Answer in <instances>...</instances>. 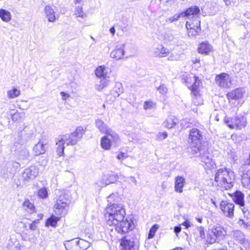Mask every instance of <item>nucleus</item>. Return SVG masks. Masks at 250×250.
Listing matches in <instances>:
<instances>
[{
	"label": "nucleus",
	"mask_w": 250,
	"mask_h": 250,
	"mask_svg": "<svg viewBox=\"0 0 250 250\" xmlns=\"http://www.w3.org/2000/svg\"><path fill=\"white\" fill-rule=\"evenodd\" d=\"M115 196L112 194L107 197L109 204L105 209L104 217L107 224L114 226L118 233L125 234L134 228V223L131 219H124L125 210L123 204L112 203Z\"/></svg>",
	"instance_id": "f257e3e1"
},
{
	"label": "nucleus",
	"mask_w": 250,
	"mask_h": 250,
	"mask_svg": "<svg viewBox=\"0 0 250 250\" xmlns=\"http://www.w3.org/2000/svg\"><path fill=\"white\" fill-rule=\"evenodd\" d=\"M234 180V172L226 168L219 169L215 176V181L218 185L226 190L230 189L233 186Z\"/></svg>",
	"instance_id": "f03ea898"
},
{
	"label": "nucleus",
	"mask_w": 250,
	"mask_h": 250,
	"mask_svg": "<svg viewBox=\"0 0 250 250\" xmlns=\"http://www.w3.org/2000/svg\"><path fill=\"white\" fill-rule=\"evenodd\" d=\"M234 202L239 205L244 214V218L240 219L239 221L240 226L244 229L250 230V213L248 209L244 207V195L240 191H236L232 196Z\"/></svg>",
	"instance_id": "7ed1b4c3"
},
{
	"label": "nucleus",
	"mask_w": 250,
	"mask_h": 250,
	"mask_svg": "<svg viewBox=\"0 0 250 250\" xmlns=\"http://www.w3.org/2000/svg\"><path fill=\"white\" fill-rule=\"evenodd\" d=\"M203 135L201 131L197 128H192L189 131L188 143L193 155L197 154L202 151L201 142Z\"/></svg>",
	"instance_id": "20e7f679"
},
{
	"label": "nucleus",
	"mask_w": 250,
	"mask_h": 250,
	"mask_svg": "<svg viewBox=\"0 0 250 250\" xmlns=\"http://www.w3.org/2000/svg\"><path fill=\"white\" fill-rule=\"evenodd\" d=\"M70 203V196L67 193L60 195L54 206V211L57 215H64L67 212Z\"/></svg>",
	"instance_id": "39448f33"
},
{
	"label": "nucleus",
	"mask_w": 250,
	"mask_h": 250,
	"mask_svg": "<svg viewBox=\"0 0 250 250\" xmlns=\"http://www.w3.org/2000/svg\"><path fill=\"white\" fill-rule=\"evenodd\" d=\"M194 83L191 86V95L192 97V104L198 106L203 104V99L201 93L202 82L196 76L193 77Z\"/></svg>",
	"instance_id": "423d86ee"
},
{
	"label": "nucleus",
	"mask_w": 250,
	"mask_h": 250,
	"mask_svg": "<svg viewBox=\"0 0 250 250\" xmlns=\"http://www.w3.org/2000/svg\"><path fill=\"white\" fill-rule=\"evenodd\" d=\"M224 121L229 128L237 130L245 128L247 124L246 117L242 115H236L231 118L226 117Z\"/></svg>",
	"instance_id": "0eeeda50"
},
{
	"label": "nucleus",
	"mask_w": 250,
	"mask_h": 250,
	"mask_svg": "<svg viewBox=\"0 0 250 250\" xmlns=\"http://www.w3.org/2000/svg\"><path fill=\"white\" fill-rule=\"evenodd\" d=\"M86 128L85 127L78 126L75 131L70 134L63 135L64 139L66 140L67 146H74L82 138L85 133Z\"/></svg>",
	"instance_id": "6e6552de"
},
{
	"label": "nucleus",
	"mask_w": 250,
	"mask_h": 250,
	"mask_svg": "<svg viewBox=\"0 0 250 250\" xmlns=\"http://www.w3.org/2000/svg\"><path fill=\"white\" fill-rule=\"evenodd\" d=\"M122 250H139L138 239L135 234L125 236L121 239Z\"/></svg>",
	"instance_id": "1a4fd4ad"
},
{
	"label": "nucleus",
	"mask_w": 250,
	"mask_h": 250,
	"mask_svg": "<svg viewBox=\"0 0 250 250\" xmlns=\"http://www.w3.org/2000/svg\"><path fill=\"white\" fill-rule=\"evenodd\" d=\"M95 124L96 127L101 132L105 133L106 135H110V137L113 138V142H117L118 140V134L111 128H109L102 120L100 119L96 120Z\"/></svg>",
	"instance_id": "9d476101"
},
{
	"label": "nucleus",
	"mask_w": 250,
	"mask_h": 250,
	"mask_svg": "<svg viewBox=\"0 0 250 250\" xmlns=\"http://www.w3.org/2000/svg\"><path fill=\"white\" fill-rule=\"evenodd\" d=\"M217 84L222 88H229L231 84L230 76L227 73H222L215 77Z\"/></svg>",
	"instance_id": "9b49d317"
},
{
	"label": "nucleus",
	"mask_w": 250,
	"mask_h": 250,
	"mask_svg": "<svg viewBox=\"0 0 250 250\" xmlns=\"http://www.w3.org/2000/svg\"><path fill=\"white\" fill-rule=\"evenodd\" d=\"M120 143V139L118 135L117 142H113V138L110 137V135H106L103 137L101 140V147L105 150H109L112 145L117 146Z\"/></svg>",
	"instance_id": "f8f14e48"
},
{
	"label": "nucleus",
	"mask_w": 250,
	"mask_h": 250,
	"mask_svg": "<svg viewBox=\"0 0 250 250\" xmlns=\"http://www.w3.org/2000/svg\"><path fill=\"white\" fill-rule=\"evenodd\" d=\"M35 129L34 126L31 125H26L21 130L19 135L22 140L27 141L35 136Z\"/></svg>",
	"instance_id": "ddd939ff"
},
{
	"label": "nucleus",
	"mask_w": 250,
	"mask_h": 250,
	"mask_svg": "<svg viewBox=\"0 0 250 250\" xmlns=\"http://www.w3.org/2000/svg\"><path fill=\"white\" fill-rule=\"evenodd\" d=\"M220 208L225 215L229 218L233 216L234 205L233 203L227 201H222L220 204Z\"/></svg>",
	"instance_id": "4468645a"
},
{
	"label": "nucleus",
	"mask_w": 250,
	"mask_h": 250,
	"mask_svg": "<svg viewBox=\"0 0 250 250\" xmlns=\"http://www.w3.org/2000/svg\"><path fill=\"white\" fill-rule=\"evenodd\" d=\"M39 174L38 168L35 166H32L24 169L22 173L23 180L28 181L34 179Z\"/></svg>",
	"instance_id": "2eb2a0df"
},
{
	"label": "nucleus",
	"mask_w": 250,
	"mask_h": 250,
	"mask_svg": "<svg viewBox=\"0 0 250 250\" xmlns=\"http://www.w3.org/2000/svg\"><path fill=\"white\" fill-rule=\"evenodd\" d=\"M125 44L121 43L117 45L114 49L110 53V57L117 60L122 59L125 54Z\"/></svg>",
	"instance_id": "dca6fc26"
},
{
	"label": "nucleus",
	"mask_w": 250,
	"mask_h": 250,
	"mask_svg": "<svg viewBox=\"0 0 250 250\" xmlns=\"http://www.w3.org/2000/svg\"><path fill=\"white\" fill-rule=\"evenodd\" d=\"M246 91L243 88H237L227 94L229 100H239L242 99L245 94Z\"/></svg>",
	"instance_id": "f3484780"
},
{
	"label": "nucleus",
	"mask_w": 250,
	"mask_h": 250,
	"mask_svg": "<svg viewBox=\"0 0 250 250\" xmlns=\"http://www.w3.org/2000/svg\"><path fill=\"white\" fill-rule=\"evenodd\" d=\"M170 54L168 49L165 48L162 44L158 45L153 49V54L154 57H165Z\"/></svg>",
	"instance_id": "a211bd4d"
},
{
	"label": "nucleus",
	"mask_w": 250,
	"mask_h": 250,
	"mask_svg": "<svg viewBox=\"0 0 250 250\" xmlns=\"http://www.w3.org/2000/svg\"><path fill=\"white\" fill-rule=\"evenodd\" d=\"M199 154L201 161L207 167H209L212 165V160L208 152L202 148V151L199 152Z\"/></svg>",
	"instance_id": "6ab92c4d"
},
{
	"label": "nucleus",
	"mask_w": 250,
	"mask_h": 250,
	"mask_svg": "<svg viewBox=\"0 0 250 250\" xmlns=\"http://www.w3.org/2000/svg\"><path fill=\"white\" fill-rule=\"evenodd\" d=\"M64 138L63 135H61L56 138L57 152L59 156H62L64 153V145L66 143V140Z\"/></svg>",
	"instance_id": "aec40b11"
},
{
	"label": "nucleus",
	"mask_w": 250,
	"mask_h": 250,
	"mask_svg": "<svg viewBox=\"0 0 250 250\" xmlns=\"http://www.w3.org/2000/svg\"><path fill=\"white\" fill-rule=\"evenodd\" d=\"M186 184V180L182 176H178L175 178L174 190L178 193L183 191V188Z\"/></svg>",
	"instance_id": "412c9836"
},
{
	"label": "nucleus",
	"mask_w": 250,
	"mask_h": 250,
	"mask_svg": "<svg viewBox=\"0 0 250 250\" xmlns=\"http://www.w3.org/2000/svg\"><path fill=\"white\" fill-rule=\"evenodd\" d=\"M44 13L48 21L54 22L56 20L55 12L50 5H46L44 9Z\"/></svg>",
	"instance_id": "4be33fe9"
},
{
	"label": "nucleus",
	"mask_w": 250,
	"mask_h": 250,
	"mask_svg": "<svg viewBox=\"0 0 250 250\" xmlns=\"http://www.w3.org/2000/svg\"><path fill=\"white\" fill-rule=\"evenodd\" d=\"M118 177V175L114 173L104 175L102 178L101 182L102 185L106 186L111 183L115 182Z\"/></svg>",
	"instance_id": "5701e85b"
},
{
	"label": "nucleus",
	"mask_w": 250,
	"mask_h": 250,
	"mask_svg": "<svg viewBox=\"0 0 250 250\" xmlns=\"http://www.w3.org/2000/svg\"><path fill=\"white\" fill-rule=\"evenodd\" d=\"M226 234V230L221 227H216L211 229L210 235L215 236L216 238H221Z\"/></svg>",
	"instance_id": "b1692460"
},
{
	"label": "nucleus",
	"mask_w": 250,
	"mask_h": 250,
	"mask_svg": "<svg viewBox=\"0 0 250 250\" xmlns=\"http://www.w3.org/2000/svg\"><path fill=\"white\" fill-rule=\"evenodd\" d=\"M178 123V120L176 117L174 116H169L163 123V125L165 127L168 129H171L174 127Z\"/></svg>",
	"instance_id": "393cba45"
},
{
	"label": "nucleus",
	"mask_w": 250,
	"mask_h": 250,
	"mask_svg": "<svg viewBox=\"0 0 250 250\" xmlns=\"http://www.w3.org/2000/svg\"><path fill=\"white\" fill-rule=\"evenodd\" d=\"M79 242L77 239H74L71 240L66 241L64 243L66 250H80L78 247Z\"/></svg>",
	"instance_id": "a878e982"
},
{
	"label": "nucleus",
	"mask_w": 250,
	"mask_h": 250,
	"mask_svg": "<svg viewBox=\"0 0 250 250\" xmlns=\"http://www.w3.org/2000/svg\"><path fill=\"white\" fill-rule=\"evenodd\" d=\"M186 28L187 29L192 28L197 30L201 29L200 28V21L198 17H196L192 21H187Z\"/></svg>",
	"instance_id": "bb28decb"
},
{
	"label": "nucleus",
	"mask_w": 250,
	"mask_h": 250,
	"mask_svg": "<svg viewBox=\"0 0 250 250\" xmlns=\"http://www.w3.org/2000/svg\"><path fill=\"white\" fill-rule=\"evenodd\" d=\"M200 12L198 6L194 5L188 8L186 10L182 12L183 17H188L191 15H196Z\"/></svg>",
	"instance_id": "cd10ccee"
},
{
	"label": "nucleus",
	"mask_w": 250,
	"mask_h": 250,
	"mask_svg": "<svg viewBox=\"0 0 250 250\" xmlns=\"http://www.w3.org/2000/svg\"><path fill=\"white\" fill-rule=\"evenodd\" d=\"M44 146L45 145L41 142L35 145L33 148V152L35 155L39 156L44 154L46 151Z\"/></svg>",
	"instance_id": "c85d7f7f"
},
{
	"label": "nucleus",
	"mask_w": 250,
	"mask_h": 250,
	"mask_svg": "<svg viewBox=\"0 0 250 250\" xmlns=\"http://www.w3.org/2000/svg\"><path fill=\"white\" fill-rule=\"evenodd\" d=\"M212 49V47L207 42H202L198 47V52L201 54H208Z\"/></svg>",
	"instance_id": "c756f323"
},
{
	"label": "nucleus",
	"mask_w": 250,
	"mask_h": 250,
	"mask_svg": "<svg viewBox=\"0 0 250 250\" xmlns=\"http://www.w3.org/2000/svg\"><path fill=\"white\" fill-rule=\"evenodd\" d=\"M23 209L29 214H32L35 212V207L34 205L30 202L28 200H25L22 204Z\"/></svg>",
	"instance_id": "7c9ffc66"
},
{
	"label": "nucleus",
	"mask_w": 250,
	"mask_h": 250,
	"mask_svg": "<svg viewBox=\"0 0 250 250\" xmlns=\"http://www.w3.org/2000/svg\"><path fill=\"white\" fill-rule=\"evenodd\" d=\"M109 83V80H108V78L107 77H103V78H101L99 83L96 84L95 88L98 91H101L104 88L106 87L108 85Z\"/></svg>",
	"instance_id": "2f4dec72"
},
{
	"label": "nucleus",
	"mask_w": 250,
	"mask_h": 250,
	"mask_svg": "<svg viewBox=\"0 0 250 250\" xmlns=\"http://www.w3.org/2000/svg\"><path fill=\"white\" fill-rule=\"evenodd\" d=\"M106 74L105 67L103 66H99L95 70V74L96 76L99 78L106 77Z\"/></svg>",
	"instance_id": "473e14b6"
},
{
	"label": "nucleus",
	"mask_w": 250,
	"mask_h": 250,
	"mask_svg": "<svg viewBox=\"0 0 250 250\" xmlns=\"http://www.w3.org/2000/svg\"><path fill=\"white\" fill-rule=\"evenodd\" d=\"M0 17L3 21L8 22L11 20V14L9 12L1 9H0Z\"/></svg>",
	"instance_id": "72a5a7b5"
},
{
	"label": "nucleus",
	"mask_w": 250,
	"mask_h": 250,
	"mask_svg": "<svg viewBox=\"0 0 250 250\" xmlns=\"http://www.w3.org/2000/svg\"><path fill=\"white\" fill-rule=\"evenodd\" d=\"M59 220L60 218L54 215H52L46 220L45 222V226L47 227L51 226V227H56L57 222Z\"/></svg>",
	"instance_id": "f704fd0d"
},
{
	"label": "nucleus",
	"mask_w": 250,
	"mask_h": 250,
	"mask_svg": "<svg viewBox=\"0 0 250 250\" xmlns=\"http://www.w3.org/2000/svg\"><path fill=\"white\" fill-rule=\"evenodd\" d=\"M21 94L20 90L16 88H13L11 90L7 91V96L9 99H14L20 96Z\"/></svg>",
	"instance_id": "c9c22d12"
},
{
	"label": "nucleus",
	"mask_w": 250,
	"mask_h": 250,
	"mask_svg": "<svg viewBox=\"0 0 250 250\" xmlns=\"http://www.w3.org/2000/svg\"><path fill=\"white\" fill-rule=\"evenodd\" d=\"M25 114L23 112H16L12 114V120L14 122H19L24 119Z\"/></svg>",
	"instance_id": "e433bc0d"
},
{
	"label": "nucleus",
	"mask_w": 250,
	"mask_h": 250,
	"mask_svg": "<svg viewBox=\"0 0 250 250\" xmlns=\"http://www.w3.org/2000/svg\"><path fill=\"white\" fill-rule=\"evenodd\" d=\"M78 242H79L78 247L80 249V250H85L90 247V243L84 240H78Z\"/></svg>",
	"instance_id": "4c0bfd02"
},
{
	"label": "nucleus",
	"mask_w": 250,
	"mask_h": 250,
	"mask_svg": "<svg viewBox=\"0 0 250 250\" xmlns=\"http://www.w3.org/2000/svg\"><path fill=\"white\" fill-rule=\"evenodd\" d=\"M181 17H183L182 12L180 14H176L173 16L167 18L166 19V22L167 23H171L179 20Z\"/></svg>",
	"instance_id": "58836bf2"
},
{
	"label": "nucleus",
	"mask_w": 250,
	"mask_h": 250,
	"mask_svg": "<svg viewBox=\"0 0 250 250\" xmlns=\"http://www.w3.org/2000/svg\"><path fill=\"white\" fill-rule=\"evenodd\" d=\"M158 228H159V226L157 224L154 225L151 228V229H150L149 233H148V239L152 238L154 237V236L155 234V232H156V231Z\"/></svg>",
	"instance_id": "ea45409f"
},
{
	"label": "nucleus",
	"mask_w": 250,
	"mask_h": 250,
	"mask_svg": "<svg viewBox=\"0 0 250 250\" xmlns=\"http://www.w3.org/2000/svg\"><path fill=\"white\" fill-rule=\"evenodd\" d=\"M29 152L28 149L26 148H23L21 149L20 154L19 157L20 159L24 160L25 158H27L29 157Z\"/></svg>",
	"instance_id": "a19ab883"
},
{
	"label": "nucleus",
	"mask_w": 250,
	"mask_h": 250,
	"mask_svg": "<svg viewBox=\"0 0 250 250\" xmlns=\"http://www.w3.org/2000/svg\"><path fill=\"white\" fill-rule=\"evenodd\" d=\"M82 9L83 8L81 6H78L76 8L75 14L77 17H81L83 18L85 17L86 16L83 13Z\"/></svg>",
	"instance_id": "79ce46f5"
},
{
	"label": "nucleus",
	"mask_w": 250,
	"mask_h": 250,
	"mask_svg": "<svg viewBox=\"0 0 250 250\" xmlns=\"http://www.w3.org/2000/svg\"><path fill=\"white\" fill-rule=\"evenodd\" d=\"M115 92L116 93V96L117 97H118L121 93L123 92V87L121 83H116L115 87Z\"/></svg>",
	"instance_id": "37998d69"
},
{
	"label": "nucleus",
	"mask_w": 250,
	"mask_h": 250,
	"mask_svg": "<svg viewBox=\"0 0 250 250\" xmlns=\"http://www.w3.org/2000/svg\"><path fill=\"white\" fill-rule=\"evenodd\" d=\"M38 195L42 198H45L48 196L47 190L46 188H41L38 192Z\"/></svg>",
	"instance_id": "c03bdc74"
},
{
	"label": "nucleus",
	"mask_w": 250,
	"mask_h": 250,
	"mask_svg": "<svg viewBox=\"0 0 250 250\" xmlns=\"http://www.w3.org/2000/svg\"><path fill=\"white\" fill-rule=\"evenodd\" d=\"M155 107V104L152 101H146L144 103V108L145 110L152 109Z\"/></svg>",
	"instance_id": "a18cd8bd"
},
{
	"label": "nucleus",
	"mask_w": 250,
	"mask_h": 250,
	"mask_svg": "<svg viewBox=\"0 0 250 250\" xmlns=\"http://www.w3.org/2000/svg\"><path fill=\"white\" fill-rule=\"evenodd\" d=\"M188 30V35L189 37H195L196 36L198 33L200 32L201 29H193L192 28H189V29H187Z\"/></svg>",
	"instance_id": "49530a36"
},
{
	"label": "nucleus",
	"mask_w": 250,
	"mask_h": 250,
	"mask_svg": "<svg viewBox=\"0 0 250 250\" xmlns=\"http://www.w3.org/2000/svg\"><path fill=\"white\" fill-rule=\"evenodd\" d=\"M197 230L200 233L201 238L202 239L204 238L205 237L204 228L202 226L198 227L197 228Z\"/></svg>",
	"instance_id": "de8ad7c7"
},
{
	"label": "nucleus",
	"mask_w": 250,
	"mask_h": 250,
	"mask_svg": "<svg viewBox=\"0 0 250 250\" xmlns=\"http://www.w3.org/2000/svg\"><path fill=\"white\" fill-rule=\"evenodd\" d=\"M158 90L160 93L164 94L167 93V89L164 84H162L158 88Z\"/></svg>",
	"instance_id": "09e8293b"
},
{
	"label": "nucleus",
	"mask_w": 250,
	"mask_h": 250,
	"mask_svg": "<svg viewBox=\"0 0 250 250\" xmlns=\"http://www.w3.org/2000/svg\"><path fill=\"white\" fill-rule=\"evenodd\" d=\"M167 137V134L166 132H159L157 135L158 139L162 140Z\"/></svg>",
	"instance_id": "8fccbe9b"
},
{
	"label": "nucleus",
	"mask_w": 250,
	"mask_h": 250,
	"mask_svg": "<svg viewBox=\"0 0 250 250\" xmlns=\"http://www.w3.org/2000/svg\"><path fill=\"white\" fill-rule=\"evenodd\" d=\"M39 223V220H34L32 223L30 224L29 229L32 230H35L37 229V224Z\"/></svg>",
	"instance_id": "3c124183"
},
{
	"label": "nucleus",
	"mask_w": 250,
	"mask_h": 250,
	"mask_svg": "<svg viewBox=\"0 0 250 250\" xmlns=\"http://www.w3.org/2000/svg\"><path fill=\"white\" fill-rule=\"evenodd\" d=\"M248 180L250 184V168H249L246 174V175H244V177H243V180L245 181L246 182V180Z\"/></svg>",
	"instance_id": "603ef678"
},
{
	"label": "nucleus",
	"mask_w": 250,
	"mask_h": 250,
	"mask_svg": "<svg viewBox=\"0 0 250 250\" xmlns=\"http://www.w3.org/2000/svg\"><path fill=\"white\" fill-rule=\"evenodd\" d=\"M126 158H127V155L123 152H121L117 156V158L119 160H123Z\"/></svg>",
	"instance_id": "864d4df0"
},
{
	"label": "nucleus",
	"mask_w": 250,
	"mask_h": 250,
	"mask_svg": "<svg viewBox=\"0 0 250 250\" xmlns=\"http://www.w3.org/2000/svg\"><path fill=\"white\" fill-rule=\"evenodd\" d=\"M60 94H61V95L62 96V99L63 100H65L68 98H69V96H70L68 94L64 92H61L60 93Z\"/></svg>",
	"instance_id": "5fc2aeb1"
},
{
	"label": "nucleus",
	"mask_w": 250,
	"mask_h": 250,
	"mask_svg": "<svg viewBox=\"0 0 250 250\" xmlns=\"http://www.w3.org/2000/svg\"><path fill=\"white\" fill-rule=\"evenodd\" d=\"M181 231V227L180 225L176 226L174 228V231L176 233V235L178 236V234Z\"/></svg>",
	"instance_id": "6e6d98bb"
},
{
	"label": "nucleus",
	"mask_w": 250,
	"mask_h": 250,
	"mask_svg": "<svg viewBox=\"0 0 250 250\" xmlns=\"http://www.w3.org/2000/svg\"><path fill=\"white\" fill-rule=\"evenodd\" d=\"M182 225L184 226L186 229H188L191 226V223L188 220H187L183 222Z\"/></svg>",
	"instance_id": "4d7b16f0"
},
{
	"label": "nucleus",
	"mask_w": 250,
	"mask_h": 250,
	"mask_svg": "<svg viewBox=\"0 0 250 250\" xmlns=\"http://www.w3.org/2000/svg\"><path fill=\"white\" fill-rule=\"evenodd\" d=\"M162 3L166 4L167 6L171 5L172 0H159Z\"/></svg>",
	"instance_id": "13d9d810"
},
{
	"label": "nucleus",
	"mask_w": 250,
	"mask_h": 250,
	"mask_svg": "<svg viewBox=\"0 0 250 250\" xmlns=\"http://www.w3.org/2000/svg\"><path fill=\"white\" fill-rule=\"evenodd\" d=\"M110 32L111 33V34L113 36L115 34V29L114 27H112L110 29Z\"/></svg>",
	"instance_id": "bf43d9fd"
},
{
	"label": "nucleus",
	"mask_w": 250,
	"mask_h": 250,
	"mask_svg": "<svg viewBox=\"0 0 250 250\" xmlns=\"http://www.w3.org/2000/svg\"><path fill=\"white\" fill-rule=\"evenodd\" d=\"M245 165H250V155L249 156V158L247 159L245 161Z\"/></svg>",
	"instance_id": "052dcab7"
},
{
	"label": "nucleus",
	"mask_w": 250,
	"mask_h": 250,
	"mask_svg": "<svg viewBox=\"0 0 250 250\" xmlns=\"http://www.w3.org/2000/svg\"><path fill=\"white\" fill-rule=\"evenodd\" d=\"M177 59V57H175V56H174L173 55H170L169 58H168V60H171V61H173V60H175Z\"/></svg>",
	"instance_id": "680f3d73"
},
{
	"label": "nucleus",
	"mask_w": 250,
	"mask_h": 250,
	"mask_svg": "<svg viewBox=\"0 0 250 250\" xmlns=\"http://www.w3.org/2000/svg\"><path fill=\"white\" fill-rule=\"evenodd\" d=\"M231 0H224V1L225 2L226 5H229L231 3Z\"/></svg>",
	"instance_id": "e2e57ef3"
},
{
	"label": "nucleus",
	"mask_w": 250,
	"mask_h": 250,
	"mask_svg": "<svg viewBox=\"0 0 250 250\" xmlns=\"http://www.w3.org/2000/svg\"><path fill=\"white\" fill-rule=\"evenodd\" d=\"M211 203L214 205V206L216 208L217 207V205L216 204V202H215V201L212 199L211 198Z\"/></svg>",
	"instance_id": "0e129e2a"
},
{
	"label": "nucleus",
	"mask_w": 250,
	"mask_h": 250,
	"mask_svg": "<svg viewBox=\"0 0 250 250\" xmlns=\"http://www.w3.org/2000/svg\"><path fill=\"white\" fill-rule=\"evenodd\" d=\"M130 178H131V181H132L133 182H134V183H136V179H135V178H134V177H132V176H131V177H130Z\"/></svg>",
	"instance_id": "69168bd1"
},
{
	"label": "nucleus",
	"mask_w": 250,
	"mask_h": 250,
	"mask_svg": "<svg viewBox=\"0 0 250 250\" xmlns=\"http://www.w3.org/2000/svg\"><path fill=\"white\" fill-rule=\"evenodd\" d=\"M14 249H15L14 250H21L20 247L18 246H15Z\"/></svg>",
	"instance_id": "338daca9"
},
{
	"label": "nucleus",
	"mask_w": 250,
	"mask_h": 250,
	"mask_svg": "<svg viewBox=\"0 0 250 250\" xmlns=\"http://www.w3.org/2000/svg\"><path fill=\"white\" fill-rule=\"evenodd\" d=\"M197 220L200 223H202L203 219L202 218H197Z\"/></svg>",
	"instance_id": "774afa93"
}]
</instances>
